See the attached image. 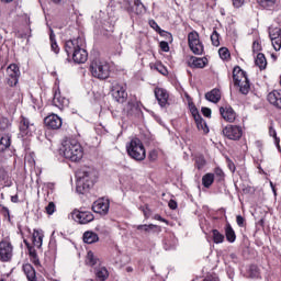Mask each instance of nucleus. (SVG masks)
<instances>
[{"instance_id":"393cba45","label":"nucleus","mask_w":281,"mask_h":281,"mask_svg":"<svg viewBox=\"0 0 281 281\" xmlns=\"http://www.w3.org/2000/svg\"><path fill=\"white\" fill-rule=\"evenodd\" d=\"M194 122L196 124L198 131H200L204 135H207V133H210V127H207V123L205 122V120H203L202 116L195 119Z\"/></svg>"},{"instance_id":"7c9ffc66","label":"nucleus","mask_w":281,"mask_h":281,"mask_svg":"<svg viewBox=\"0 0 281 281\" xmlns=\"http://www.w3.org/2000/svg\"><path fill=\"white\" fill-rule=\"evenodd\" d=\"M255 64L259 69H267V57H265V54L259 53L255 59Z\"/></svg>"},{"instance_id":"9b49d317","label":"nucleus","mask_w":281,"mask_h":281,"mask_svg":"<svg viewBox=\"0 0 281 281\" xmlns=\"http://www.w3.org/2000/svg\"><path fill=\"white\" fill-rule=\"evenodd\" d=\"M110 202L109 200L101 198L93 202L92 204V212L95 214H101V216H106L109 214Z\"/></svg>"},{"instance_id":"9d476101","label":"nucleus","mask_w":281,"mask_h":281,"mask_svg":"<svg viewBox=\"0 0 281 281\" xmlns=\"http://www.w3.org/2000/svg\"><path fill=\"white\" fill-rule=\"evenodd\" d=\"M7 74L9 76L8 81H7L9 87H16V85H19V77L21 76L19 66H16V64H11L7 68Z\"/></svg>"},{"instance_id":"c03bdc74","label":"nucleus","mask_w":281,"mask_h":281,"mask_svg":"<svg viewBox=\"0 0 281 281\" xmlns=\"http://www.w3.org/2000/svg\"><path fill=\"white\" fill-rule=\"evenodd\" d=\"M136 229H138V232H150V229H155V225L154 224H149V225H138L136 226Z\"/></svg>"},{"instance_id":"c9c22d12","label":"nucleus","mask_w":281,"mask_h":281,"mask_svg":"<svg viewBox=\"0 0 281 281\" xmlns=\"http://www.w3.org/2000/svg\"><path fill=\"white\" fill-rule=\"evenodd\" d=\"M212 234H213V243H215V245H221V243L225 241V235L218 232V229H213Z\"/></svg>"},{"instance_id":"39448f33","label":"nucleus","mask_w":281,"mask_h":281,"mask_svg":"<svg viewBox=\"0 0 281 281\" xmlns=\"http://www.w3.org/2000/svg\"><path fill=\"white\" fill-rule=\"evenodd\" d=\"M127 155L136 161H144L146 159V149L144 143L139 138H132L126 145Z\"/></svg>"},{"instance_id":"4d7b16f0","label":"nucleus","mask_w":281,"mask_h":281,"mask_svg":"<svg viewBox=\"0 0 281 281\" xmlns=\"http://www.w3.org/2000/svg\"><path fill=\"white\" fill-rule=\"evenodd\" d=\"M143 213H144L145 218L150 217V209H148V206L143 207Z\"/></svg>"},{"instance_id":"052dcab7","label":"nucleus","mask_w":281,"mask_h":281,"mask_svg":"<svg viewBox=\"0 0 281 281\" xmlns=\"http://www.w3.org/2000/svg\"><path fill=\"white\" fill-rule=\"evenodd\" d=\"M203 281H218V277H206Z\"/></svg>"},{"instance_id":"c85d7f7f","label":"nucleus","mask_w":281,"mask_h":281,"mask_svg":"<svg viewBox=\"0 0 281 281\" xmlns=\"http://www.w3.org/2000/svg\"><path fill=\"white\" fill-rule=\"evenodd\" d=\"M225 236H226V240H228V243L236 241V232H234V228H232V225H229V224H227L225 227Z\"/></svg>"},{"instance_id":"4c0bfd02","label":"nucleus","mask_w":281,"mask_h":281,"mask_svg":"<svg viewBox=\"0 0 281 281\" xmlns=\"http://www.w3.org/2000/svg\"><path fill=\"white\" fill-rule=\"evenodd\" d=\"M269 135L270 137H273L277 148H280V138H278V133L276 132V128H273V124L269 126Z\"/></svg>"},{"instance_id":"dca6fc26","label":"nucleus","mask_w":281,"mask_h":281,"mask_svg":"<svg viewBox=\"0 0 281 281\" xmlns=\"http://www.w3.org/2000/svg\"><path fill=\"white\" fill-rule=\"evenodd\" d=\"M127 10L134 14H144L146 12V5L142 3V0H127Z\"/></svg>"},{"instance_id":"4468645a","label":"nucleus","mask_w":281,"mask_h":281,"mask_svg":"<svg viewBox=\"0 0 281 281\" xmlns=\"http://www.w3.org/2000/svg\"><path fill=\"white\" fill-rule=\"evenodd\" d=\"M44 124L53 131H58L63 126V119L57 114H50L44 119Z\"/></svg>"},{"instance_id":"bf43d9fd","label":"nucleus","mask_w":281,"mask_h":281,"mask_svg":"<svg viewBox=\"0 0 281 281\" xmlns=\"http://www.w3.org/2000/svg\"><path fill=\"white\" fill-rule=\"evenodd\" d=\"M154 218L156 220V221H160L161 223H168V221H166L164 217H161V215H159V214H156L155 216H154Z\"/></svg>"},{"instance_id":"13d9d810","label":"nucleus","mask_w":281,"mask_h":281,"mask_svg":"<svg viewBox=\"0 0 281 281\" xmlns=\"http://www.w3.org/2000/svg\"><path fill=\"white\" fill-rule=\"evenodd\" d=\"M168 206L170 207V210H177V201L170 200Z\"/></svg>"},{"instance_id":"20e7f679","label":"nucleus","mask_w":281,"mask_h":281,"mask_svg":"<svg viewBox=\"0 0 281 281\" xmlns=\"http://www.w3.org/2000/svg\"><path fill=\"white\" fill-rule=\"evenodd\" d=\"M90 72L93 78H98L99 80H106L109 76H111V67L109 63L102 59H94L90 64Z\"/></svg>"},{"instance_id":"2eb2a0df","label":"nucleus","mask_w":281,"mask_h":281,"mask_svg":"<svg viewBox=\"0 0 281 281\" xmlns=\"http://www.w3.org/2000/svg\"><path fill=\"white\" fill-rule=\"evenodd\" d=\"M269 36L274 47L276 52H280L281 48V29L280 27H270Z\"/></svg>"},{"instance_id":"1a4fd4ad","label":"nucleus","mask_w":281,"mask_h":281,"mask_svg":"<svg viewBox=\"0 0 281 281\" xmlns=\"http://www.w3.org/2000/svg\"><path fill=\"white\" fill-rule=\"evenodd\" d=\"M223 135L227 137V139H233L234 142H238L243 137V127L238 125H227L223 130Z\"/></svg>"},{"instance_id":"ddd939ff","label":"nucleus","mask_w":281,"mask_h":281,"mask_svg":"<svg viewBox=\"0 0 281 281\" xmlns=\"http://www.w3.org/2000/svg\"><path fill=\"white\" fill-rule=\"evenodd\" d=\"M72 218L77 221V223H80V225H87V223L93 221L94 216L93 213L89 211H74Z\"/></svg>"},{"instance_id":"338daca9","label":"nucleus","mask_w":281,"mask_h":281,"mask_svg":"<svg viewBox=\"0 0 281 281\" xmlns=\"http://www.w3.org/2000/svg\"><path fill=\"white\" fill-rule=\"evenodd\" d=\"M2 210H3L4 214H7L8 216H10V210H8V207H3Z\"/></svg>"},{"instance_id":"3c124183","label":"nucleus","mask_w":281,"mask_h":281,"mask_svg":"<svg viewBox=\"0 0 281 281\" xmlns=\"http://www.w3.org/2000/svg\"><path fill=\"white\" fill-rule=\"evenodd\" d=\"M202 114L204 117H212V110L210 108H202Z\"/></svg>"},{"instance_id":"72a5a7b5","label":"nucleus","mask_w":281,"mask_h":281,"mask_svg":"<svg viewBox=\"0 0 281 281\" xmlns=\"http://www.w3.org/2000/svg\"><path fill=\"white\" fill-rule=\"evenodd\" d=\"M49 41H50L52 52H54L55 54H58V52H60V48L58 47V43H56V34H54L53 30H50Z\"/></svg>"},{"instance_id":"412c9836","label":"nucleus","mask_w":281,"mask_h":281,"mask_svg":"<svg viewBox=\"0 0 281 281\" xmlns=\"http://www.w3.org/2000/svg\"><path fill=\"white\" fill-rule=\"evenodd\" d=\"M155 95L160 106H166V104H168V98H170V95L168 94V91H166V89L156 88Z\"/></svg>"},{"instance_id":"6ab92c4d","label":"nucleus","mask_w":281,"mask_h":281,"mask_svg":"<svg viewBox=\"0 0 281 281\" xmlns=\"http://www.w3.org/2000/svg\"><path fill=\"white\" fill-rule=\"evenodd\" d=\"M188 65L189 67H191L192 69H203V67H205V65H207V58L203 57H194L191 56L188 60Z\"/></svg>"},{"instance_id":"f704fd0d","label":"nucleus","mask_w":281,"mask_h":281,"mask_svg":"<svg viewBox=\"0 0 281 281\" xmlns=\"http://www.w3.org/2000/svg\"><path fill=\"white\" fill-rule=\"evenodd\" d=\"M11 145V139L9 135L2 136L0 139V153H3L4 150H8Z\"/></svg>"},{"instance_id":"2f4dec72","label":"nucleus","mask_w":281,"mask_h":281,"mask_svg":"<svg viewBox=\"0 0 281 281\" xmlns=\"http://www.w3.org/2000/svg\"><path fill=\"white\" fill-rule=\"evenodd\" d=\"M33 245L34 247H37V249H41V247H43V235L38 231H34L33 233Z\"/></svg>"},{"instance_id":"b1692460","label":"nucleus","mask_w":281,"mask_h":281,"mask_svg":"<svg viewBox=\"0 0 281 281\" xmlns=\"http://www.w3.org/2000/svg\"><path fill=\"white\" fill-rule=\"evenodd\" d=\"M205 99L209 100V102H213L214 104H216L217 102H221V90L220 89L211 90L205 94Z\"/></svg>"},{"instance_id":"423d86ee","label":"nucleus","mask_w":281,"mask_h":281,"mask_svg":"<svg viewBox=\"0 0 281 281\" xmlns=\"http://www.w3.org/2000/svg\"><path fill=\"white\" fill-rule=\"evenodd\" d=\"M20 133L22 137H32L36 133V125L30 122V119L25 116L20 117Z\"/></svg>"},{"instance_id":"603ef678","label":"nucleus","mask_w":281,"mask_h":281,"mask_svg":"<svg viewBox=\"0 0 281 281\" xmlns=\"http://www.w3.org/2000/svg\"><path fill=\"white\" fill-rule=\"evenodd\" d=\"M160 49L162 52H170V46L168 45V42H160Z\"/></svg>"},{"instance_id":"49530a36","label":"nucleus","mask_w":281,"mask_h":281,"mask_svg":"<svg viewBox=\"0 0 281 281\" xmlns=\"http://www.w3.org/2000/svg\"><path fill=\"white\" fill-rule=\"evenodd\" d=\"M191 114L193 116V120H198L199 117H201V114L199 113V110L194 105L191 106Z\"/></svg>"},{"instance_id":"a18cd8bd","label":"nucleus","mask_w":281,"mask_h":281,"mask_svg":"<svg viewBox=\"0 0 281 281\" xmlns=\"http://www.w3.org/2000/svg\"><path fill=\"white\" fill-rule=\"evenodd\" d=\"M45 210L47 214L52 215L56 212V204H54V202H49Z\"/></svg>"},{"instance_id":"7ed1b4c3","label":"nucleus","mask_w":281,"mask_h":281,"mask_svg":"<svg viewBox=\"0 0 281 281\" xmlns=\"http://www.w3.org/2000/svg\"><path fill=\"white\" fill-rule=\"evenodd\" d=\"M95 181H98V171L93 169L82 171V173L77 179V192L79 194L89 192V190L95 186Z\"/></svg>"},{"instance_id":"69168bd1","label":"nucleus","mask_w":281,"mask_h":281,"mask_svg":"<svg viewBox=\"0 0 281 281\" xmlns=\"http://www.w3.org/2000/svg\"><path fill=\"white\" fill-rule=\"evenodd\" d=\"M46 188H48V190H53L54 183H53V182H48V183L46 184Z\"/></svg>"},{"instance_id":"774afa93","label":"nucleus","mask_w":281,"mask_h":281,"mask_svg":"<svg viewBox=\"0 0 281 281\" xmlns=\"http://www.w3.org/2000/svg\"><path fill=\"white\" fill-rule=\"evenodd\" d=\"M126 271H127L128 273H131V271H133V268L127 267V268H126Z\"/></svg>"},{"instance_id":"c756f323","label":"nucleus","mask_w":281,"mask_h":281,"mask_svg":"<svg viewBox=\"0 0 281 281\" xmlns=\"http://www.w3.org/2000/svg\"><path fill=\"white\" fill-rule=\"evenodd\" d=\"M176 247L177 238L175 237V235H169V237L165 239V249L168 251L170 249H176Z\"/></svg>"},{"instance_id":"680f3d73","label":"nucleus","mask_w":281,"mask_h":281,"mask_svg":"<svg viewBox=\"0 0 281 281\" xmlns=\"http://www.w3.org/2000/svg\"><path fill=\"white\" fill-rule=\"evenodd\" d=\"M11 201L12 203H19V195H12Z\"/></svg>"},{"instance_id":"58836bf2","label":"nucleus","mask_w":281,"mask_h":281,"mask_svg":"<svg viewBox=\"0 0 281 281\" xmlns=\"http://www.w3.org/2000/svg\"><path fill=\"white\" fill-rule=\"evenodd\" d=\"M249 79H246L243 81V83H239V91L243 93V95H247V93H249Z\"/></svg>"},{"instance_id":"a878e982","label":"nucleus","mask_w":281,"mask_h":281,"mask_svg":"<svg viewBox=\"0 0 281 281\" xmlns=\"http://www.w3.org/2000/svg\"><path fill=\"white\" fill-rule=\"evenodd\" d=\"M94 276L99 281H106L109 280V270L105 267L97 268Z\"/></svg>"},{"instance_id":"a19ab883","label":"nucleus","mask_w":281,"mask_h":281,"mask_svg":"<svg viewBox=\"0 0 281 281\" xmlns=\"http://www.w3.org/2000/svg\"><path fill=\"white\" fill-rule=\"evenodd\" d=\"M195 167L198 168V170H203V168L205 167V158L203 156H198L195 158Z\"/></svg>"},{"instance_id":"bb28decb","label":"nucleus","mask_w":281,"mask_h":281,"mask_svg":"<svg viewBox=\"0 0 281 281\" xmlns=\"http://www.w3.org/2000/svg\"><path fill=\"white\" fill-rule=\"evenodd\" d=\"M100 237L93 232L88 231L83 234V243H87V245H93V243H98Z\"/></svg>"},{"instance_id":"6e6d98bb","label":"nucleus","mask_w":281,"mask_h":281,"mask_svg":"<svg viewBox=\"0 0 281 281\" xmlns=\"http://www.w3.org/2000/svg\"><path fill=\"white\" fill-rule=\"evenodd\" d=\"M149 25L150 27H153V30H155L156 32H158L159 29V24H157V22H155L154 20L149 21Z\"/></svg>"},{"instance_id":"cd10ccee","label":"nucleus","mask_w":281,"mask_h":281,"mask_svg":"<svg viewBox=\"0 0 281 281\" xmlns=\"http://www.w3.org/2000/svg\"><path fill=\"white\" fill-rule=\"evenodd\" d=\"M100 262V258L93 254V251L89 250L86 256V265L88 267H95Z\"/></svg>"},{"instance_id":"f3484780","label":"nucleus","mask_w":281,"mask_h":281,"mask_svg":"<svg viewBox=\"0 0 281 281\" xmlns=\"http://www.w3.org/2000/svg\"><path fill=\"white\" fill-rule=\"evenodd\" d=\"M53 104L63 111L65 106H69V99L63 97L60 90H56L53 98Z\"/></svg>"},{"instance_id":"473e14b6","label":"nucleus","mask_w":281,"mask_h":281,"mask_svg":"<svg viewBox=\"0 0 281 281\" xmlns=\"http://www.w3.org/2000/svg\"><path fill=\"white\" fill-rule=\"evenodd\" d=\"M29 256L31 262H33L35 267L41 266V260H38V255L36 254V249H34V247H29Z\"/></svg>"},{"instance_id":"0eeeda50","label":"nucleus","mask_w":281,"mask_h":281,"mask_svg":"<svg viewBox=\"0 0 281 281\" xmlns=\"http://www.w3.org/2000/svg\"><path fill=\"white\" fill-rule=\"evenodd\" d=\"M188 42L189 47L191 52H193V54L198 56H201V54H203V44L201 43V40H199V33H196V31L189 33Z\"/></svg>"},{"instance_id":"de8ad7c7","label":"nucleus","mask_w":281,"mask_h":281,"mask_svg":"<svg viewBox=\"0 0 281 281\" xmlns=\"http://www.w3.org/2000/svg\"><path fill=\"white\" fill-rule=\"evenodd\" d=\"M226 164L231 172H236V165L234 164V161H232V159L227 158Z\"/></svg>"},{"instance_id":"aec40b11","label":"nucleus","mask_w":281,"mask_h":281,"mask_svg":"<svg viewBox=\"0 0 281 281\" xmlns=\"http://www.w3.org/2000/svg\"><path fill=\"white\" fill-rule=\"evenodd\" d=\"M220 113L226 122H236V112L232 106L220 108Z\"/></svg>"},{"instance_id":"e433bc0d","label":"nucleus","mask_w":281,"mask_h":281,"mask_svg":"<svg viewBox=\"0 0 281 281\" xmlns=\"http://www.w3.org/2000/svg\"><path fill=\"white\" fill-rule=\"evenodd\" d=\"M214 183V173H206L202 177L204 188H210Z\"/></svg>"},{"instance_id":"5fc2aeb1","label":"nucleus","mask_w":281,"mask_h":281,"mask_svg":"<svg viewBox=\"0 0 281 281\" xmlns=\"http://www.w3.org/2000/svg\"><path fill=\"white\" fill-rule=\"evenodd\" d=\"M260 49H261L260 43L255 41L252 43V52H260Z\"/></svg>"},{"instance_id":"79ce46f5","label":"nucleus","mask_w":281,"mask_h":281,"mask_svg":"<svg viewBox=\"0 0 281 281\" xmlns=\"http://www.w3.org/2000/svg\"><path fill=\"white\" fill-rule=\"evenodd\" d=\"M218 38H220L218 32L213 31L211 35V42H212V45H214L215 47H218V45H221V41Z\"/></svg>"},{"instance_id":"e2e57ef3","label":"nucleus","mask_w":281,"mask_h":281,"mask_svg":"<svg viewBox=\"0 0 281 281\" xmlns=\"http://www.w3.org/2000/svg\"><path fill=\"white\" fill-rule=\"evenodd\" d=\"M164 34H166V36L168 37V41L172 42V34L168 32H164Z\"/></svg>"},{"instance_id":"0e129e2a","label":"nucleus","mask_w":281,"mask_h":281,"mask_svg":"<svg viewBox=\"0 0 281 281\" xmlns=\"http://www.w3.org/2000/svg\"><path fill=\"white\" fill-rule=\"evenodd\" d=\"M215 175H218V177H223V170L216 169Z\"/></svg>"},{"instance_id":"864d4df0","label":"nucleus","mask_w":281,"mask_h":281,"mask_svg":"<svg viewBox=\"0 0 281 281\" xmlns=\"http://www.w3.org/2000/svg\"><path fill=\"white\" fill-rule=\"evenodd\" d=\"M245 0H233L234 8H243Z\"/></svg>"},{"instance_id":"37998d69","label":"nucleus","mask_w":281,"mask_h":281,"mask_svg":"<svg viewBox=\"0 0 281 281\" xmlns=\"http://www.w3.org/2000/svg\"><path fill=\"white\" fill-rule=\"evenodd\" d=\"M218 54L220 57L222 58V60H227V58H229V49L222 47L218 49Z\"/></svg>"},{"instance_id":"6e6552de","label":"nucleus","mask_w":281,"mask_h":281,"mask_svg":"<svg viewBox=\"0 0 281 281\" xmlns=\"http://www.w3.org/2000/svg\"><path fill=\"white\" fill-rule=\"evenodd\" d=\"M14 247L7 239L0 241V260L1 262H10L12 260Z\"/></svg>"},{"instance_id":"ea45409f","label":"nucleus","mask_w":281,"mask_h":281,"mask_svg":"<svg viewBox=\"0 0 281 281\" xmlns=\"http://www.w3.org/2000/svg\"><path fill=\"white\" fill-rule=\"evenodd\" d=\"M257 3L261 5V8H273L276 0H257Z\"/></svg>"},{"instance_id":"a211bd4d","label":"nucleus","mask_w":281,"mask_h":281,"mask_svg":"<svg viewBox=\"0 0 281 281\" xmlns=\"http://www.w3.org/2000/svg\"><path fill=\"white\" fill-rule=\"evenodd\" d=\"M233 80H234L235 87H240V82L247 80V74L243 71L240 66H236L233 69Z\"/></svg>"},{"instance_id":"8fccbe9b","label":"nucleus","mask_w":281,"mask_h":281,"mask_svg":"<svg viewBox=\"0 0 281 281\" xmlns=\"http://www.w3.org/2000/svg\"><path fill=\"white\" fill-rule=\"evenodd\" d=\"M236 223H237L238 227H245V217H243L241 215H237Z\"/></svg>"},{"instance_id":"09e8293b","label":"nucleus","mask_w":281,"mask_h":281,"mask_svg":"<svg viewBox=\"0 0 281 281\" xmlns=\"http://www.w3.org/2000/svg\"><path fill=\"white\" fill-rule=\"evenodd\" d=\"M157 157H158L157 150L154 149V150L149 151V155H148L149 161H157Z\"/></svg>"},{"instance_id":"5701e85b","label":"nucleus","mask_w":281,"mask_h":281,"mask_svg":"<svg viewBox=\"0 0 281 281\" xmlns=\"http://www.w3.org/2000/svg\"><path fill=\"white\" fill-rule=\"evenodd\" d=\"M22 269H23L24 274L26 276L29 281H38L36 279V270L34 269V267L31 263L23 265Z\"/></svg>"},{"instance_id":"f03ea898","label":"nucleus","mask_w":281,"mask_h":281,"mask_svg":"<svg viewBox=\"0 0 281 281\" xmlns=\"http://www.w3.org/2000/svg\"><path fill=\"white\" fill-rule=\"evenodd\" d=\"M60 153L64 155L65 159L75 164H78V161H81L82 157H85V149L82 148V145L75 139L64 140Z\"/></svg>"},{"instance_id":"f8f14e48","label":"nucleus","mask_w":281,"mask_h":281,"mask_svg":"<svg viewBox=\"0 0 281 281\" xmlns=\"http://www.w3.org/2000/svg\"><path fill=\"white\" fill-rule=\"evenodd\" d=\"M112 95L115 98L116 102H124L128 98L126 92V83H116L112 88Z\"/></svg>"},{"instance_id":"4be33fe9","label":"nucleus","mask_w":281,"mask_h":281,"mask_svg":"<svg viewBox=\"0 0 281 281\" xmlns=\"http://www.w3.org/2000/svg\"><path fill=\"white\" fill-rule=\"evenodd\" d=\"M268 102L277 109H281V90L271 91L268 94Z\"/></svg>"},{"instance_id":"f257e3e1","label":"nucleus","mask_w":281,"mask_h":281,"mask_svg":"<svg viewBox=\"0 0 281 281\" xmlns=\"http://www.w3.org/2000/svg\"><path fill=\"white\" fill-rule=\"evenodd\" d=\"M65 52L68 58L71 56L74 63H77V65L85 64V61L89 58V53H87V49H85V37L82 36L66 41Z\"/></svg>"}]
</instances>
